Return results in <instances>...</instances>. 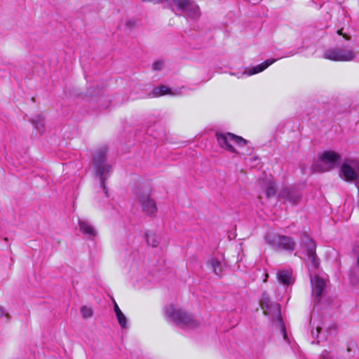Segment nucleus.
Here are the masks:
<instances>
[{"label":"nucleus","instance_id":"bb28decb","mask_svg":"<svg viewBox=\"0 0 359 359\" xmlns=\"http://www.w3.org/2000/svg\"><path fill=\"white\" fill-rule=\"evenodd\" d=\"M114 312L116 314L121 312V309H119L118 304L114 302Z\"/></svg>","mask_w":359,"mask_h":359},{"label":"nucleus","instance_id":"a878e982","mask_svg":"<svg viewBox=\"0 0 359 359\" xmlns=\"http://www.w3.org/2000/svg\"><path fill=\"white\" fill-rule=\"evenodd\" d=\"M163 61H157L154 63L153 68L154 70H161L163 67Z\"/></svg>","mask_w":359,"mask_h":359},{"label":"nucleus","instance_id":"4468645a","mask_svg":"<svg viewBox=\"0 0 359 359\" xmlns=\"http://www.w3.org/2000/svg\"><path fill=\"white\" fill-rule=\"evenodd\" d=\"M181 12L184 13L185 15H187L188 17L196 19L198 18L200 16V11L199 7L191 2H188Z\"/></svg>","mask_w":359,"mask_h":359},{"label":"nucleus","instance_id":"c85d7f7f","mask_svg":"<svg viewBox=\"0 0 359 359\" xmlns=\"http://www.w3.org/2000/svg\"><path fill=\"white\" fill-rule=\"evenodd\" d=\"M4 314V311L3 309L0 306V318L2 317Z\"/></svg>","mask_w":359,"mask_h":359},{"label":"nucleus","instance_id":"a211bd4d","mask_svg":"<svg viewBox=\"0 0 359 359\" xmlns=\"http://www.w3.org/2000/svg\"><path fill=\"white\" fill-rule=\"evenodd\" d=\"M32 123L40 133L43 132L44 120L42 116H36L32 120Z\"/></svg>","mask_w":359,"mask_h":359},{"label":"nucleus","instance_id":"1a4fd4ad","mask_svg":"<svg viewBox=\"0 0 359 359\" xmlns=\"http://www.w3.org/2000/svg\"><path fill=\"white\" fill-rule=\"evenodd\" d=\"M341 173L346 181H353L359 174V162L357 160H349L344 163L341 168Z\"/></svg>","mask_w":359,"mask_h":359},{"label":"nucleus","instance_id":"393cba45","mask_svg":"<svg viewBox=\"0 0 359 359\" xmlns=\"http://www.w3.org/2000/svg\"><path fill=\"white\" fill-rule=\"evenodd\" d=\"M320 330H321V327L318 325L316 326V329H313L311 330V334H312L313 337L315 339H318Z\"/></svg>","mask_w":359,"mask_h":359},{"label":"nucleus","instance_id":"dca6fc26","mask_svg":"<svg viewBox=\"0 0 359 359\" xmlns=\"http://www.w3.org/2000/svg\"><path fill=\"white\" fill-rule=\"evenodd\" d=\"M180 90H175V92H172L170 88L166 87L165 86H161L157 87L153 90V91L150 93V95L153 97H158L167 94L177 95H180Z\"/></svg>","mask_w":359,"mask_h":359},{"label":"nucleus","instance_id":"b1692460","mask_svg":"<svg viewBox=\"0 0 359 359\" xmlns=\"http://www.w3.org/2000/svg\"><path fill=\"white\" fill-rule=\"evenodd\" d=\"M81 313L84 318H88L92 316L93 311L89 307L82 306L81 308Z\"/></svg>","mask_w":359,"mask_h":359},{"label":"nucleus","instance_id":"412c9836","mask_svg":"<svg viewBox=\"0 0 359 359\" xmlns=\"http://www.w3.org/2000/svg\"><path fill=\"white\" fill-rule=\"evenodd\" d=\"M272 309L274 310V312H275L274 316L279 320L280 323L281 324V329H282V332L283 334V337L285 339L286 338V332H285V327L283 324V322L280 319V311L278 304L273 305Z\"/></svg>","mask_w":359,"mask_h":359},{"label":"nucleus","instance_id":"f257e3e1","mask_svg":"<svg viewBox=\"0 0 359 359\" xmlns=\"http://www.w3.org/2000/svg\"><path fill=\"white\" fill-rule=\"evenodd\" d=\"M165 313L167 317L183 329H193L198 325V322L191 314L173 304L168 305Z\"/></svg>","mask_w":359,"mask_h":359},{"label":"nucleus","instance_id":"ddd939ff","mask_svg":"<svg viewBox=\"0 0 359 359\" xmlns=\"http://www.w3.org/2000/svg\"><path fill=\"white\" fill-rule=\"evenodd\" d=\"M80 231L89 238H93L97 236V231L93 226L86 220L79 219Z\"/></svg>","mask_w":359,"mask_h":359},{"label":"nucleus","instance_id":"9b49d317","mask_svg":"<svg viewBox=\"0 0 359 359\" xmlns=\"http://www.w3.org/2000/svg\"><path fill=\"white\" fill-rule=\"evenodd\" d=\"M312 295L319 302L327 286L326 280L318 276H311Z\"/></svg>","mask_w":359,"mask_h":359},{"label":"nucleus","instance_id":"6ab92c4d","mask_svg":"<svg viewBox=\"0 0 359 359\" xmlns=\"http://www.w3.org/2000/svg\"><path fill=\"white\" fill-rule=\"evenodd\" d=\"M189 0H170L169 2V6L172 10H174V7H176L177 10L181 11L184 8H185Z\"/></svg>","mask_w":359,"mask_h":359},{"label":"nucleus","instance_id":"0eeeda50","mask_svg":"<svg viewBox=\"0 0 359 359\" xmlns=\"http://www.w3.org/2000/svg\"><path fill=\"white\" fill-rule=\"evenodd\" d=\"M137 200L141 206L142 211L148 216H155L158 208L155 201L150 196L149 189L139 191L137 194Z\"/></svg>","mask_w":359,"mask_h":359},{"label":"nucleus","instance_id":"f3484780","mask_svg":"<svg viewBox=\"0 0 359 359\" xmlns=\"http://www.w3.org/2000/svg\"><path fill=\"white\" fill-rule=\"evenodd\" d=\"M208 265L210 266V269L216 275L219 276L222 273V264L219 259L212 258L208 262Z\"/></svg>","mask_w":359,"mask_h":359},{"label":"nucleus","instance_id":"c756f323","mask_svg":"<svg viewBox=\"0 0 359 359\" xmlns=\"http://www.w3.org/2000/svg\"><path fill=\"white\" fill-rule=\"evenodd\" d=\"M264 275H265V279L264 280V282H266L267 280L268 274L265 273Z\"/></svg>","mask_w":359,"mask_h":359},{"label":"nucleus","instance_id":"7ed1b4c3","mask_svg":"<svg viewBox=\"0 0 359 359\" xmlns=\"http://www.w3.org/2000/svg\"><path fill=\"white\" fill-rule=\"evenodd\" d=\"M216 137L218 145L220 147L236 154H238L239 151L236 149V147L242 148L247 144L246 140L230 133H217Z\"/></svg>","mask_w":359,"mask_h":359},{"label":"nucleus","instance_id":"cd10ccee","mask_svg":"<svg viewBox=\"0 0 359 359\" xmlns=\"http://www.w3.org/2000/svg\"><path fill=\"white\" fill-rule=\"evenodd\" d=\"M337 33H338V34H339V35H342V36H344V38L346 40H349V39H350V37H349L348 35H346V34H344L342 33V31H341V30H338V31H337Z\"/></svg>","mask_w":359,"mask_h":359},{"label":"nucleus","instance_id":"2eb2a0df","mask_svg":"<svg viewBox=\"0 0 359 359\" xmlns=\"http://www.w3.org/2000/svg\"><path fill=\"white\" fill-rule=\"evenodd\" d=\"M292 272L290 269L279 270L277 272V278L278 281L283 285H290L292 283Z\"/></svg>","mask_w":359,"mask_h":359},{"label":"nucleus","instance_id":"20e7f679","mask_svg":"<svg viewBox=\"0 0 359 359\" xmlns=\"http://www.w3.org/2000/svg\"><path fill=\"white\" fill-rule=\"evenodd\" d=\"M264 240L266 243L276 250H285L292 252L294 250L296 243L289 236H282L276 233H268Z\"/></svg>","mask_w":359,"mask_h":359},{"label":"nucleus","instance_id":"5701e85b","mask_svg":"<svg viewBox=\"0 0 359 359\" xmlns=\"http://www.w3.org/2000/svg\"><path fill=\"white\" fill-rule=\"evenodd\" d=\"M116 318H117V320L118 321L120 326L122 328H126L127 326V318L125 316V315L121 311V312L116 314Z\"/></svg>","mask_w":359,"mask_h":359},{"label":"nucleus","instance_id":"f03ea898","mask_svg":"<svg viewBox=\"0 0 359 359\" xmlns=\"http://www.w3.org/2000/svg\"><path fill=\"white\" fill-rule=\"evenodd\" d=\"M93 168L96 175L100 177L101 186L104 191L105 197L109 196L105 182L112 173V167L106 161V151L99 149L93 154Z\"/></svg>","mask_w":359,"mask_h":359},{"label":"nucleus","instance_id":"6e6552de","mask_svg":"<svg viewBox=\"0 0 359 359\" xmlns=\"http://www.w3.org/2000/svg\"><path fill=\"white\" fill-rule=\"evenodd\" d=\"M301 244L305 248L306 252V262L309 268L316 269L319 262L316 255V243L309 236L304 234L301 238Z\"/></svg>","mask_w":359,"mask_h":359},{"label":"nucleus","instance_id":"39448f33","mask_svg":"<svg viewBox=\"0 0 359 359\" xmlns=\"http://www.w3.org/2000/svg\"><path fill=\"white\" fill-rule=\"evenodd\" d=\"M358 55V52L346 47H334L326 49L323 57L332 61L348 62L353 60Z\"/></svg>","mask_w":359,"mask_h":359},{"label":"nucleus","instance_id":"f8f14e48","mask_svg":"<svg viewBox=\"0 0 359 359\" xmlns=\"http://www.w3.org/2000/svg\"><path fill=\"white\" fill-rule=\"evenodd\" d=\"M276 60L277 59H268L265 60L264 62L255 67H250L248 69L244 71L242 73V75L252 76L253 74L262 72L267 67H269L270 65L273 64Z\"/></svg>","mask_w":359,"mask_h":359},{"label":"nucleus","instance_id":"aec40b11","mask_svg":"<svg viewBox=\"0 0 359 359\" xmlns=\"http://www.w3.org/2000/svg\"><path fill=\"white\" fill-rule=\"evenodd\" d=\"M147 243L153 248L157 247L160 243L159 237L154 233H146Z\"/></svg>","mask_w":359,"mask_h":359},{"label":"nucleus","instance_id":"4be33fe9","mask_svg":"<svg viewBox=\"0 0 359 359\" xmlns=\"http://www.w3.org/2000/svg\"><path fill=\"white\" fill-rule=\"evenodd\" d=\"M266 192L268 197L275 195L276 192V187L273 181L269 180V184L266 187Z\"/></svg>","mask_w":359,"mask_h":359},{"label":"nucleus","instance_id":"9d476101","mask_svg":"<svg viewBox=\"0 0 359 359\" xmlns=\"http://www.w3.org/2000/svg\"><path fill=\"white\" fill-rule=\"evenodd\" d=\"M278 196L291 204H297L302 199V193L294 187H286L280 191Z\"/></svg>","mask_w":359,"mask_h":359},{"label":"nucleus","instance_id":"423d86ee","mask_svg":"<svg viewBox=\"0 0 359 359\" xmlns=\"http://www.w3.org/2000/svg\"><path fill=\"white\" fill-rule=\"evenodd\" d=\"M341 161V156L333 151H324L319 156V162L313 165L316 172H325L338 166Z\"/></svg>","mask_w":359,"mask_h":359}]
</instances>
